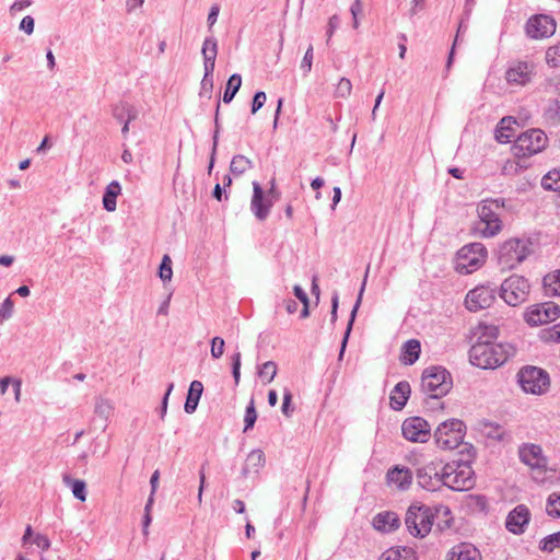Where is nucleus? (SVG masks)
Wrapping results in <instances>:
<instances>
[{
	"mask_svg": "<svg viewBox=\"0 0 560 560\" xmlns=\"http://www.w3.org/2000/svg\"><path fill=\"white\" fill-rule=\"evenodd\" d=\"M14 303L11 298H7L0 306V324L11 318L13 314Z\"/></svg>",
	"mask_w": 560,
	"mask_h": 560,
	"instance_id": "53",
	"label": "nucleus"
},
{
	"mask_svg": "<svg viewBox=\"0 0 560 560\" xmlns=\"http://www.w3.org/2000/svg\"><path fill=\"white\" fill-rule=\"evenodd\" d=\"M518 121L512 117L506 116L503 117L494 131V138L500 143H508L510 142L516 135L517 129L520 128Z\"/></svg>",
	"mask_w": 560,
	"mask_h": 560,
	"instance_id": "21",
	"label": "nucleus"
},
{
	"mask_svg": "<svg viewBox=\"0 0 560 560\" xmlns=\"http://www.w3.org/2000/svg\"><path fill=\"white\" fill-rule=\"evenodd\" d=\"M477 213L479 221L475 223L472 226V232L475 235L488 236V232L490 230V206L488 205V200H482L477 207Z\"/></svg>",
	"mask_w": 560,
	"mask_h": 560,
	"instance_id": "26",
	"label": "nucleus"
},
{
	"mask_svg": "<svg viewBox=\"0 0 560 560\" xmlns=\"http://www.w3.org/2000/svg\"><path fill=\"white\" fill-rule=\"evenodd\" d=\"M546 513L553 518H560V492L549 494L546 502Z\"/></svg>",
	"mask_w": 560,
	"mask_h": 560,
	"instance_id": "39",
	"label": "nucleus"
},
{
	"mask_svg": "<svg viewBox=\"0 0 560 560\" xmlns=\"http://www.w3.org/2000/svg\"><path fill=\"white\" fill-rule=\"evenodd\" d=\"M63 482L71 488L72 494L78 500H80L81 502H84L86 500L88 492L85 481L80 479H72L70 476L65 475Z\"/></svg>",
	"mask_w": 560,
	"mask_h": 560,
	"instance_id": "35",
	"label": "nucleus"
},
{
	"mask_svg": "<svg viewBox=\"0 0 560 560\" xmlns=\"http://www.w3.org/2000/svg\"><path fill=\"white\" fill-rule=\"evenodd\" d=\"M453 382L450 372L442 366L424 369L421 377V388L430 398L438 399L445 396L452 388Z\"/></svg>",
	"mask_w": 560,
	"mask_h": 560,
	"instance_id": "2",
	"label": "nucleus"
},
{
	"mask_svg": "<svg viewBox=\"0 0 560 560\" xmlns=\"http://www.w3.org/2000/svg\"><path fill=\"white\" fill-rule=\"evenodd\" d=\"M442 460H431L417 469V480L420 487L429 491L438 490L444 486V471Z\"/></svg>",
	"mask_w": 560,
	"mask_h": 560,
	"instance_id": "11",
	"label": "nucleus"
},
{
	"mask_svg": "<svg viewBox=\"0 0 560 560\" xmlns=\"http://www.w3.org/2000/svg\"><path fill=\"white\" fill-rule=\"evenodd\" d=\"M525 31L533 39L548 38L556 32V21L547 14H536L528 19Z\"/></svg>",
	"mask_w": 560,
	"mask_h": 560,
	"instance_id": "14",
	"label": "nucleus"
},
{
	"mask_svg": "<svg viewBox=\"0 0 560 560\" xmlns=\"http://www.w3.org/2000/svg\"><path fill=\"white\" fill-rule=\"evenodd\" d=\"M224 339L221 337H213L211 340V355L213 359H220L224 353Z\"/></svg>",
	"mask_w": 560,
	"mask_h": 560,
	"instance_id": "52",
	"label": "nucleus"
},
{
	"mask_svg": "<svg viewBox=\"0 0 560 560\" xmlns=\"http://www.w3.org/2000/svg\"><path fill=\"white\" fill-rule=\"evenodd\" d=\"M112 411H113V406L109 400L102 398V397H98L96 399L94 412L97 416H100L104 419H107L112 415Z\"/></svg>",
	"mask_w": 560,
	"mask_h": 560,
	"instance_id": "48",
	"label": "nucleus"
},
{
	"mask_svg": "<svg viewBox=\"0 0 560 560\" xmlns=\"http://www.w3.org/2000/svg\"><path fill=\"white\" fill-rule=\"evenodd\" d=\"M34 19L31 15H26L22 19L20 23V30L24 31L27 35H31L34 32Z\"/></svg>",
	"mask_w": 560,
	"mask_h": 560,
	"instance_id": "60",
	"label": "nucleus"
},
{
	"mask_svg": "<svg viewBox=\"0 0 560 560\" xmlns=\"http://www.w3.org/2000/svg\"><path fill=\"white\" fill-rule=\"evenodd\" d=\"M276 201L267 196L258 182H253V196L250 200V211L259 221H265Z\"/></svg>",
	"mask_w": 560,
	"mask_h": 560,
	"instance_id": "16",
	"label": "nucleus"
},
{
	"mask_svg": "<svg viewBox=\"0 0 560 560\" xmlns=\"http://www.w3.org/2000/svg\"><path fill=\"white\" fill-rule=\"evenodd\" d=\"M202 392L203 385L200 381H192L190 383L188 395L184 406V409L187 413H192L196 411Z\"/></svg>",
	"mask_w": 560,
	"mask_h": 560,
	"instance_id": "31",
	"label": "nucleus"
},
{
	"mask_svg": "<svg viewBox=\"0 0 560 560\" xmlns=\"http://www.w3.org/2000/svg\"><path fill=\"white\" fill-rule=\"evenodd\" d=\"M518 377L523 390L534 395L546 393L550 385L548 373L537 366L523 368L518 373Z\"/></svg>",
	"mask_w": 560,
	"mask_h": 560,
	"instance_id": "10",
	"label": "nucleus"
},
{
	"mask_svg": "<svg viewBox=\"0 0 560 560\" xmlns=\"http://www.w3.org/2000/svg\"><path fill=\"white\" fill-rule=\"evenodd\" d=\"M444 486L455 491H466L475 485V472L468 460H453L443 466Z\"/></svg>",
	"mask_w": 560,
	"mask_h": 560,
	"instance_id": "3",
	"label": "nucleus"
},
{
	"mask_svg": "<svg viewBox=\"0 0 560 560\" xmlns=\"http://www.w3.org/2000/svg\"><path fill=\"white\" fill-rule=\"evenodd\" d=\"M495 328L492 327V340L495 338ZM515 347L510 342L492 341V370L503 365L510 358L514 357Z\"/></svg>",
	"mask_w": 560,
	"mask_h": 560,
	"instance_id": "20",
	"label": "nucleus"
},
{
	"mask_svg": "<svg viewBox=\"0 0 560 560\" xmlns=\"http://www.w3.org/2000/svg\"><path fill=\"white\" fill-rule=\"evenodd\" d=\"M400 520L395 512L386 511L376 514L373 518V527L382 533H389L397 529Z\"/></svg>",
	"mask_w": 560,
	"mask_h": 560,
	"instance_id": "23",
	"label": "nucleus"
},
{
	"mask_svg": "<svg viewBox=\"0 0 560 560\" xmlns=\"http://www.w3.org/2000/svg\"><path fill=\"white\" fill-rule=\"evenodd\" d=\"M256 420H257V411H256V408H255V400H254V398H250V400H249V402H248V405L246 407V410H245L244 432H246L249 429H252L254 427Z\"/></svg>",
	"mask_w": 560,
	"mask_h": 560,
	"instance_id": "45",
	"label": "nucleus"
},
{
	"mask_svg": "<svg viewBox=\"0 0 560 560\" xmlns=\"http://www.w3.org/2000/svg\"><path fill=\"white\" fill-rule=\"evenodd\" d=\"M466 30V26L464 25V23L462 22L458 26V30H457V34L455 36V39H454V43H453V46H452V49L450 51V55H448V58H447V62H446V70H450L452 63H453V60H454V55H455V47L458 43V38H459V34L465 32Z\"/></svg>",
	"mask_w": 560,
	"mask_h": 560,
	"instance_id": "57",
	"label": "nucleus"
},
{
	"mask_svg": "<svg viewBox=\"0 0 560 560\" xmlns=\"http://www.w3.org/2000/svg\"><path fill=\"white\" fill-rule=\"evenodd\" d=\"M522 158H517L516 159H513V160H508L503 166H502V173L504 175H515L517 174L521 170H524L526 168V165H525V162L521 160Z\"/></svg>",
	"mask_w": 560,
	"mask_h": 560,
	"instance_id": "43",
	"label": "nucleus"
},
{
	"mask_svg": "<svg viewBox=\"0 0 560 560\" xmlns=\"http://www.w3.org/2000/svg\"><path fill=\"white\" fill-rule=\"evenodd\" d=\"M138 114V109L127 102H119L112 107V115L119 122H122L126 119L135 120L137 119Z\"/></svg>",
	"mask_w": 560,
	"mask_h": 560,
	"instance_id": "29",
	"label": "nucleus"
},
{
	"mask_svg": "<svg viewBox=\"0 0 560 560\" xmlns=\"http://www.w3.org/2000/svg\"><path fill=\"white\" fill-rule=\"evenodd\" d=\"M544 285L548 294L560 295V269L545 276Z\"/></svg>",
	"mask_w": 560,
	"mask_h": 560,
	"instance_id": "37",
	"label": "nucleus"
},
{
	"mask_svg": "<svg viewBox=\"0 0 560 560\" xmlns=\"http://www.w3.org/2000/svg\"><path fill=\"white\" fill-rule=\"evenodd\" d=\"M277 371V364L273 361H267L258 368V376L266 383H270L276 377Z\"/></svg>",
	"mask_w": 560,
	"mask_h": 560,
	"instance_id": "42",
	"label": "nucleus"
},
{
	"mask_svg": "<svg viewBox=\"0 0 560 560\" xmlns=\"http://www.w3.org/2000/svg\"><path fill=\"white\" fill-rule=\"evenodd\" d=\"M219 110H220V102L217 103V107H215L213 145H212L210 163H209V167H208L209 173H211L213 165H214L217 147H218V141H219V132H220Z\"/></svg>",
	"mask_w": 560,
	"mask_h": 560,
	"instance_id": "41",
	"label": "nucleus"
},
{
	"mask_svg": "<svg viewBox=\"0 0 560 560\" xmlns=\"http://www.w3.org/2000/svg\"><path fill=\"white\" fill-rule=\"evenodd\" d=\"M352 91L351 81L347 78H341L335 90V97L347 98Z\"/></svg>",
	"mask_w": 560,
	"mask_h": 560,
	"instance_id": "50",
	"label": "nucleus"
},
{
	"mask_svg": "<svg viewBox=\"0 0 560 560\" xmlns=\"http://www.w3.org/2000/svg\"><path fill=\"white\" fill-rule=\"evenodd\" d=\"M388 485L395 486L399 490L408 489L412 483V472L407 467L395 466L386 475Z\"/></svg>",
	"mask_w": 560,
	"mask_h": 560,
	"instance_id": "22",
	"label": "nucleus"
},
{
	"mask_svg": "<svg viewBox=\"0 0 560 560\" xmlns=\"http://www.w3.org/2000/svg\"><path fill=\"white\" fill-rule=\"evenodd\" d=\"M339 24H340V19L337 14H334L332 16L329 18L328 24H327V31H326L327 44H329V40H330L331 36L334 35L335 31L339 27Z\"/></svg>",
	"mask_w": 560,
	"mask_h": 560,
	"instance_id": "58",
	"label": "nucleus"
},
{
	"mask_svg": "<svg viewBox=\"0 0 560 560\" xmlns=\"http://www.w3.org/2000/svg\"><path fill=\"white\" fill-rule=\"evenodd\" d=\"M266 102V94L262 91L257 92L254 95L253 103H252V113H257L265 104Z\"/></svg>",
	"mask_w": 560,
	"mask_h": 560,
	"instance_id": "59",
	"label": "nucleus"
},
{
	"mask_svg": "<svg viewBox=\"0 0 560 560\" xmlns=\"http://www.w3.org/2000/svg\"><path fill=\"white\" fill-rule=\"evenodd\" d=\"M535 74V65L528 61H514L505 71V79L510 85L525 86Z\"/></svg>",
	"mask_w": 560,
	"mask_h": 560,
	"instance_id": "15",
	"label": "nucleus"
},
{
	"mask_svg": "<svg viewBox=\"0 0 560 560\" xmlns=\"http://www.w3.org/2000/svg\"><path fill=\"white\" fill-rule=\"evenodd\" d=\"M410 385L408 382H399L390 393V407L394 410H401L409 397Z\"/></svg>",
	"mask_w": 560,
	"mask_h": 560,
	"instance_id": "27",
	"label": "nucleus"
},
{
	"mask_svg": "<svg viewBox=\"0 0 560 560\" xmlns=\"http://www.w3.org/2000/svg\"><path fill=\"white\" fill-rule=\"evenodd\" d=\"M369 269L370 267H368L366 269V272H365V276H364V279H363V282H362V285H361V289H360V292L358 294V299H357V302L351 311V314H350V319L348 322V325H347V329L345 331V335H343V338H342V341H341V347H340V351H339V355H338V360H342L343 358V354H345V351H346V348H347V343H348V339L350 337V334H351V330H352V326H353V323H354V319H355V316H357V312L360 307V304L362 302V296H363V292H364V289H365V284H366V278H368V273H369Z\"/></svg>",
	"mask_w": 560,
	"mask_h": 560,
	"instance_id": "25",
	"label": "nucleus"
},
{
	"mask_svg": "<svg viewBox=\"0 0 560 560\" xmlns=\"http://www.w3.org/2000/svg\"><path fill=\"white\" fill-rule=\"evenodd\" d=\"M546 62L551 68H560V44L550 46L545 56Z\"/></svg>",
	"mask_w": 560,
	"mask_h": 560,
	"instance_id": "46",
	"label": "nucleus"
},
{
	"mask_svg": "<svg viewBox=\"0 0 560 560\" xmlns=\"http://www.w3.org/2000/svg\"><path fill=\"white\" fill-rule=\"evenodd\" d=\"M541 186L546 190L560 191V170L548 172L541 179Z\"/></svg>",
	"mask_w": 560,
	"mask_h": 560,
	"instance_id": "38",
	"label": "nucleus"
},
{
	"mask_svg": "<svg viewBox=\"0 0 560 560\" xmlns=\"http://www.w3.org/2000/svg\"><path fill=\"white\" fill-rule=\"evenodd\" d=\"M545 117L552 125L560 122V101H555L548 106Z\"/></svg>",
	"mask_w": 560,
	"mask_h": 560,
	"instance_id": "49",
	"label": "nucleus"
},
{
	"mask_svg": "<svg viewBox=\"0 0 560 560\" xmlns=\"http://www.w3.org/2000/svg\"><path fill=\"white\" fill-rule=\"evenodd\" d=\"M466 307L470 312H478L490 306V289L481 285L470 290L465 299Z\"/></svg>",
	"mask_w": 560,
	"mask_h": 560,
	"instance_id": "19",
	"label": "nucleus"
},
{
	"mask_svg": "<svg viewBox=\"0 0 560 560\" xmlns=\"http://www.w3.org/2000/svg\"><path fill=\"white\" fill-rule=\"evenodd\" d=\"M33 542L37 547H39L42 550H48L50 548L49 538L43 534H37L34 538Z\"/></svg>",
	"mask_w": 560,
	"mask_h": 560,
	"instance_id": "63",
	"label": "nucleus"
},
{
	"mask_svg": "<svg viewBox=\"0 0 560 560\" xmlns=\"http://www.w3.org/2000/svg\"><path fill=\"white\" fill-rule=\"evenodd\" d=\"M547 144V137L540 129H529L517 136L512 151L515 158H527L540 152Z\"/></svg>",
	"mask_w": 560,
	"mask_h": 560,
	"instance_id": "8",
	"label": "nucleus"
},
{
	"mask_svg": "<svg viewBox=\"0 0 560 560\" xmlns=\"http://www.w3.org/2000/svg\"><path fill=\"white\" fill-rule=\"evenodd\" d=\"M522 463L530 468H544L547 464L542 450L536 444H524L518 451Z\"/></svg>",
	"mask_w": 560,
	"mask_h": 560,
	"instance_id": "18",
	"label": "nucleus"
},
{
	"mask_svg": "<svg viewBox=\"0 0 560 560\" xmlns=\"http://www.w3.org/2000/svg\"><path fill=\"white\" fill-rule=\"evenodd\" d=\"M159 277L163 282L171 281L173 277L172 259L168 255H164L159 268Z\"/></svg>",
	"mask_w": 560,
	"mask_h": 560,
	"instance_id": "44",
	"label": "nucleus"
},
{
	"mask_svg": "<svg viewBox=\"0 0 560 560\" xmlns=\"http://www.w3.org/2000/svg\"><path fill=\"white\" fill-rule=\"evenodd\" d=\"M425 0H412L411 8L409 9V15L412 18L420 11L424 10Z\"/></svg>",
	"mask_w": 560,
	"mask_h": 560,
	"instance_id": "64",
	"label": "nucleus"
},
{
	"mask_svg": "<svg viewBox=\"0 0 560 560\" xmlns=\"http://www.w3.org/2000/svg\"><path fill=\"white\" fill-rule=\"evenodd\" d=\"M486 257L487 248L481 243L465 245L456 254L455 269L463 275L471 273L485 264Z\"/></svg>",
	"mask_w": 560,
	"mask_h": 560,
	"instance_id": "6",
	"label": "nucleus"
},
{
	"mask_svg": "<svg viewBox=\"0 0 560 560\" xmlns=\"http://www.w3.org/2000/svg\"><path fill=\"white\" fill-rule=\"evenodd\" d=\"M445 560H481V556L475 546L462 542L447 552Z\"/></svg>",
	"mask_w": 560,
	"mask_h": 560,
	"instance_id": "24",
	"label": "nucleus"
},
{
	"mask_svg": "<svg viewBox=\"0 0 560 560\" xmlns=\"http://www.w3.org/2000/svg\"><path fill=\"white\" fill-rule=\"evenodd\" d=\"M314 59V48L312 45L308 46L307 50L305 51V55L301 61V69L304 71L305 74L311 72L312 65Z\"/></svg>",
	"mask_w": 560,
	"mask_h": 560,
	"instance_id": "54",
	"label": "nucleus"
},
{
	"mask_svg": "<svg viewBox=\"0 0 560 560\" xmlns=\"http://www.w3.org/2000/svg\"><path fill=\"white\" fill-rule=\"evenodd\" d=\"M524 317L532 326L548 324L560 317V306L555 302L535 304L526 310Z\"/></svg>",
	"mask_w": 560,
	"mask_h": 560,
	"instance_id": "12",
	"label": "nucleus"
},
{
	"mask_svg": "<svg viewBox=\"0 0 560 560\" xmlns=\"http://www.w3.org/2000/svg\"><path fill=\"white\" fill-rule=\"evenodd\" d=\"M265 464V454L260 450H253L246 457L245 464L242 468V475L248 477L252 474H257Z\"/></svg>",
	"mask_w": 560,
	"mask_h": 560,
	"instance_id": "28",
	"label": "nucleus"
},
{
	"mask_svg": "<svg viewBox=\"0 0 560 560\" xmlns=\"http://www.w3.org/2000/svg\"><path fill=\"white\" fill-rule=\"evenodd\" d=\"M529 254L526 242L511 238L500 245L497 253L498 266L504 271L515 268Z\"/></svg>",
	"mask_w": 560,
	"mask_h": 560,
	"instance_id": "7",
	"label": "nucleus"
},
{
	"mask_svg": "<svg viewBox=\"0 0 560 560\" xmlns=\"http://www.w3.org/2000/svg\"><path fill=\"white\" fill-rule=\"evenodd\" d=\"M120 192H121V186H120L119 182H117V180H113L106 186L105 192L103 195V200H102L103 207L106 211L113 212L116 210V207H117L116 198L120 195Z\"/></svg>",
	"mask_w": 560,
	"mask_h": 560,
	"instance_id": "30",
	"label": "nucleus"
},
{
	"mask_svg": "<svg viewBox=\"0 0 560 560\" xmlns=\"http://www.w3.org/2000/svg\"><path fill=\"white\" fill-rule=\"evenodd\" d=\"M421 346L420 342L416 339H410L405 342L402 347L401 361L405 364L411 365L413 364L420 355Z\"/></svg>",
	"mask_w": 560,
	"mask_h": 560,
	"instance_id": "33",
	"label": "nucleus"
},
{
	"mask_svg": "<svg viewBox=\"0 0 560 560\" xmlns=\"http://www.w3.org/2000/svg\"><path fill=\"white\" fill-rule=\"evenodd\" d=\"M529 294L528 281L517 275L505 279L500 288V296L510 306H517L527 300Z\"/></svg>",
	"mask_w": 560,
	"mask_h": 560,
	"instance_id": "9",
	"label": "nucleus"
},
{
	"mask_svg": "<svg viewBox=\"0 0 560 560\" xmlns=\"http://www.w3.org/2000/svg\"><path fill=\"white\" fill-rule=\"evenodd\" d=\"M489 325L480 322L472 330L477 341L469 350V361L472 365L480 369H490V332Z\"/></svg>",
	"mask_w": 560,
	"mask_h": 560,
	"instance_id": "5",
	"label": "nucleus"
},
{
	"mask_svg": "<svg viewBox=\"0 0 560 560\" xmlns=\"http://www.w3.org/2000/svg\"><path fill=\"white\" fill-rule=\"evenodd\" d=\"M242 84V77L237 73L232 74L226 83V89L223 94V102L230 103L238 92Z\"/></svg>",
	"mask_w": 560,
	"mask_h": 560,
	"instance_id": "36",
	"label": "nucleus"
},
{
	"mask_svg": "<svg viewBox=\"0 0 560 560\" xmlns=\"http://www.w3.org/2000/svg\"><path fill=\"white\" fill-rule=\"evenodd\" d=\"M466 425L462 420L448 419L438 425L434 431L435 445L443 451L458 447L464 440Z\"/></svg>",
	"mask_w": 560,
	"mask_h": 560,
	"instance_id": "4",
	"label": "nucleus"
},
{
	"mask_svg": "<svg viewBox=\"0 0 560 560\" xmlns=\"http://www.w3.org/2000/svg\"><path fill=\"white\" fill-rule=\"evenodd\" d=\"M201 54L203 60H207V58H209L210 61H215L218 55V42L214 37H207L203 40Z\"/></svg>",
	"mask_w": 560,
	"mask_h": 560,
	"instance_id": "40",
	"label": "nucleus"
},
{
	"mask_svg": "<svg viewBox=\"0 0 560 560\" xmlns=\"http://www.w3.org/2000/svg\"><path fill=\"white\" fill-rule=\"evenodd\" d=\"M492 440H498L500 442H510L511 435L505 431L501 430L499 425L494 427L492 424Z\"/></svg>",
	"mask_w": 560,
	"mask_h": 560,
	"instance_id": "61",
	"label": "nucleus"
},
{
	"mask_svg": "<svg viewBox=\"0 0 560 560\" xmlns=\"http://www.w3.org/2000/svg\"><path fill=\"white\" fill-rule=\"evenodd\" d=\"M254 166L253 161L243 154H237L232 158L230 171L235 176H241Z\"/></svg>",
	"mask_w": 560,
	"mask_h": 560,
	"instance_id": "34",
	"label": "nucleus"
},
{
	"mask_svg": "<svg viewBox=\"0 0 560 560\" xmlns=\"http://www.w3.org/2000/svg\"><path fill=\"white\" fill-rule=\"evenodd\" d=\"M542 551H553L560 547V532L546 536L539 545Z\"/></svg>",
	"mask_w": 560,
	"mask_h": 560,
	"instance_id": "47",
	"label": "nucleus"
},
{
	"mask_svg": "<svg viewBox=\"0 0 560 560\" xmlns=\"http://www.w3.org/2000/svg\"><path fill=\"white\" fill-rule=\"evenodd\" d=\"M540 337L546 342H560V323L542 330Z\"/></svg>",
	"mask_w": 560,
	"mask_h": 560,
	"instance_id": "51",
	"label": "nucleus"
},
{
	"mask_svg": "<svg viewBox=\"0 0 560 560\" xmlns=\"http://www.w3.org/2000/svg\"><path fill=\"white\" fill-rule=\"evenodd\" d=\"M434 518H442L436 524L440 530L452 526L450 508L439 505L432 509L420 502H413L406 512L405 524L410 535L423 538L431 532Z\"/></svg>",
	"mask_w": 560,
	"mask_h": 560,
	"instance_id": "1",
	"label": "nucleus"
},
{
	"mask_svg": "<svg viewBox=\"0 0 560 560\" xmlns=\"http://www.w3.org/2000/svg\"><path fill=\"white\" fill-rule=\"evenodd\" d=\"M213 89V78L203 77L200 83V97L211 98Z\"/></svg>",
	"mask_w": 560,
	"mask_h": 560,
	"instance_id": "55",
	"label": "nucleus"
},
{
	"mask_svg": "<svg viewBox=\"0 0 560 560\" xmlns=\"http://www.w3.org/2000/svg\"><path fill=\"white\" fill-rule=\"evenodd\" d=\"M530 521V511L525 504H518L508 515L505 527L509 532L521 535Z\"/></svg>",
	"mask_w": 560,
	"mask_h": 560,
	"instance_id": "17",
	"label": "nucleus"
},
{
	"mask_svg": "<svg viewBox=\"0 0 560 560\" xmlns=\"http://www.w3.org/2000/svg\"><path fill=\"white\" fill-rule=\"evenodd\" d=\"M380 560H418V557L412 548L393 547L384 551Z\"/></svg>",
	"mask_w": 560,
	"mask_h": 560,
	"instance_id": "32",
	"label": "nucleus"
},
{
	"mask_svg": "<svg viewBox=\"0 0 560 560\" xmlns=\"http://www.w3.org/2000/svg\"><path fill=\"white\" fill-rule=\"evenodd\" d=\"M401 432L404 438L410 442L424 443L431 436V427L421 417H410L402 422Z\"/></svg>",
	"mask_w": 560,
	"mask_h": 560,
	"instance_id": "13",
	"label": "nucleus"
},
{
	"mask_svg": "<svg viewBox=\"0 0 560 560\" xmlns=\"http://www.w3.org/2000/svg\"><path fill=\"white\" fill-rule=\"evenodd\" d=\"M33 4L32 0H15L9 9L10 14L13 16L21 12L22 10L31 7Z\"/></svg>",
	"mask_w": 560,
	"mask_h": 560,
	"instance_id": "56",
	"label": "nucleus"
},
{
	"mask_svg": "<svg viewBox=\"0 0 560 560\" xmlns=\"http://www.w3.org/2000/svg\"><path fill=\"white\" fill-rule=\"evenodd\" d=\"M504 220V217L500 213H494L492 211V236L499 233L502 230V222Z\"/></svg>",
	"mask_w": 560,
	"mask_h": 560,
	"instance_id": "62",
	"label": "nucleus"
}]
</instances>
